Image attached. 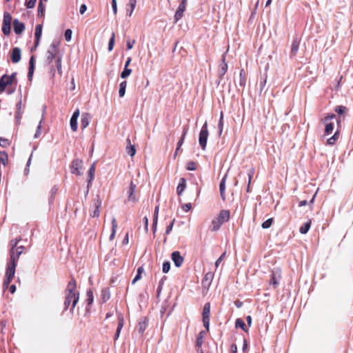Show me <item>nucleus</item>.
Wrapping results in <instances>:
<instances>
[{
    "mask_svg": "<svg viewBox=\"0 0 353 353\" xmlns=\"http://www.w3.org/2000/svg\"><path fill=\"white\" fill-rule=\"evenodd\" d=\"M323 123L325 124V133L327 135L333 132L335 125L337 126L336 129H339L340 121L333 114L325 117Z\"/></svg>",
    "mask_w": 353,
    "mask_h": 353,
    "instance_id": "nucleus-1",
    "label": "nucleus"
},
{
    "mask_svg": "<svg viewBox=\"0 0 353 353\" xmlns=\"http://www.w3.org/2000/svg\"><path fill=\"white\" fill-rule=\"evenodd\" d=\"M230 215V214L228 210H221L219 216L212 221V230H218L223 223L227 222L229 220Z\"/></svg>",
    "mask_w": 353,
    "mask_h": 353,
    "instance_id": "nucleus-2",
    "label": "nucleus"
},
{
    "mask_svg": "<svg viewBox=\"0 0 353 353\" xmlns=\"http://www.w3.org/2000/svg\"><path fill=\"white\" fill-rule=\"evenodd\" d=\"M76 283L71 281L68 284V294L66 296L65 305L68 306L70 302H72V307H74L79 301V294L76 292Z\"/></svg>",
    "mask_w": 353,
    "mask_h": 353,
    "instance_id": "nucleus-3",
    "label": "nucleus"
},
{
    "mask_svg": "<svg viewBox=\"0 0 353 353\" xmlns=\"http://www.w3.org/2000/svg\"><path fill=\"white\" fill-rule=\"evenodd\" d=\"M16 79V74H4L0 79V92H3L8 85H12Z\"/></svg>",
    "mask_w": 353,
    "mask_h": 353,
    "instance_id": "nucleus-4",
    "label": "nucleus"
},
{
    "mask_svg": "<svg viewBox=\"0 0 353 353\" xmlns=\"http://www.w3.org/2000/svg\"><path fill=\"white\" fill-rule=\"evenodd\" d=\"M12 16L8 12H5L3 15L2 31L5 35H9L10 33V26L12 22Z\"/></svg>",
    "mask_w": 353,
    "mask_h": 353,
    "instance_id": "nucleus-5",
    "label": "nucleus"
},
{
    "mask_svg": "<svg viewBox=\"0 0 353 353\" xmlns=\"http://www.w3.org/2000/svg\"><path fill=\"white\" fill-rule=\"evenodd\" d=\"M208 137V130L207 123L203 125L200 133H199V144L204 150L207 145V140Z\"/></svg>",
    "mask_w": 353,
    "mask_h": 353,
    "instance_id": "nucleus-6",
    "label": "nucleus"
},
{
    "mask_svg": "<svg viewBox=\"0 0 353 353\" xmlns=\"http://www.w3.org/2000/svg\"><path fill=\"white\" fill-rule=\"evenodd\" d=\"M210 305L209 303L205 304L203 310V322L205 327L208 330L210 325Z\"/></svg>",
    "mask_w": 353,
    "mask_h": 353,
    "instance_id": "nucleus-7",
    "label": "nucleus"
},
{
    "mask_svg": "<svg viewBox=\"0 0 353 353\" xmlns=\"http://www.w3.org/2000/svg\"><path fill=\"white\" fill-rule=\"evenodd\" d=\"M15 273V261H12V263L8 266L6 271V281H5V285H8L12 279Z\"/></svg>",
    "mask_w": 353,
    "mask_h": 353,
    "instance_id": "nucleus-8",
    "label": "nucleus"
},
{
    "mask_svg": "<svg viewBox=\"0 0 353 353\" xmlns=\"http://www.w3.org/2000/svg\"><path fill=\"white\" fill-rule=\"evenodd\" d=\"M83 169V161L81 160H75L72 162L71 172L73 174L81 175Z\"/></svg>",
    "mask_w": 353,
    "mask_h": 353,
    "instance_id": "nucleus-9",
    "label": "nucleus"
},
{
    "mask_svg": "<svg viewBox=\"0 0 353 353\" xmlns=\"http://www.w3.org/2000/svg\"><path fill=\"white\" fill-rule=\"evenodd\" d=\"M185 8H186V0H183V1L179 5V6L178 7V8L176 11L175 16H174L176 21L179 20L183 17V12L185 10Z\"/></svg>",
    "mask_w": 353,
    "mask_h": 353,
    "instance_id": "nucleus-10",
    "label": "nucleus"
},
{
    "mask_svg": "<svg viewBox=\"0 0 353 353\" xmlns=\"http://www.w3.org/2000/svg\"><path fill=\"white\" fill-rule=\"evenodd\" d=\"M172 259L176 267H180L183 263V258L177 251L172 254Z\"/></svg>",
    "mask_w": 353,
    "mask_h": 353,
    "instance_id": "nucleus-11",
    "label": "nucleus"
},
{
    "mask_svg": "<svg viewBox=\"0 0 353 353\" xmlns=\"http://www.w3.org/2000/svg\"><path fill=\"white\" fill-rule=\"evenodd\" d=\"M79 117V110H77L72 114L70 119V127L75 132L77 130V119Z\"/></svg>",
    "mask_w": 353,
    "mask_h": 353,
    "instance_id": "nucleus-12",
    "label": "nucleus"
},
{
    "mask_svg": "<svg viewBox=\"0 0 353 353\" xmlns=\"http://www.w3.org/2000/svg\"><path fill=\"white\" fill-rule=\"evenodd\" d=\"M23 248L22 246H17V243L12 248V261H15L16 258H18L19 255L23 252Z\"/></svg>",
    "mask_w": 353,
    "mask_h": 353,
    "instance_id": "nucleus-13",
    "label": "nucleus"
},
{
    "mask_svg": "<svg viewBox=\"0 0 353 353\" xmlns=\"http://www.w3.org/2000/svg\"><path fill=\"white\" fill-rule=\"evenodd\" d=\"M13 26L14 32L18 34H21L25 29L24 24L17 19L14 21Z\"/></svg>",
    "mask_w": 353,
    "mask_h": 353,
    "instance_id": "nucleus-14",
    "label": "nucleus"
},
{
    "mask_svg": "<svg viewBox=\"0 0 353 353\" xmlns=\"http://www.w3.org/2000/svg\"><path fill=\"white\" fill-rule=\"evenodd\" d=\"M43 27L41 25L39 24L36 26L35 28V45L38 46L40 41V39L42 35Z\"/></svg>",
    "mask_w": 353,
    "mask_h": 353,
    "instance_id": "nucleus-15",
    "label": "nucleus"
},
{
    "mask_svg": "<svg viewBox=\"0 0 353 353\" xmlns=\"http://www.w3.org/2000/svg\"><path fill=\"white\" fill-rule=\"evenodd\" d=\"M57 53V48L55 45H52L50 49L48 52V59L50 62H51L54 57H56Z\"/></svg>",
    "mask_w": 353,
    "mask_h": 353,
    "instance_id": "nucleus-16",
    "label": "nucleus"
},
{
    "mask_svg": "<svg viewBox=\"0 0 353 353\" xmlns=\"http://www.w3.org/2000/svg\"><path fill=\"white\" fill-rule=\"evenodd\" d=\"M12 61L13 63H18L21 59V50L16 48L12 50Z\"/></svg>",
    "mask_w": 353,
    "mask_h": 353,
    "instance_id": "nucleus-17",
    "label": "nucleus"
},
{
    "mask_svg": "<svg viewBox=\"0 0 353 353\" xmlns=\"http://www.w3.org/2000/svg\"><path fill=\"white\" fill-rule=\"evenodd\" d=\"M186 188V181L185 179L181 178L177 186L176 191L179 195H181Z\"/></svg>",
    "mask_w": 353,
    "mask_h": 353,
    "instance_id": "nucleus-18",
    "label": "nucleus"
},
{
    "mask_svg": "<svg viewBox=\"0 0 353 353\" xmlns=\"http://www.w3.org/2000/svg\"><path fill=\"white\" fill-rule=\"evenodd\" d=\"M339 129H336V130L334 133V135L327 139L328 144H330V145L334 144L336 141L339 138Z\"/></svg>",
    "mask_w": 353,
    "mask_h": 353,
    "instance_id": "nucleus-19",
    "label": "nucleus"
},
{
    "mask_svg": "<svg viewBox=\"0 0 353 353\" xmlns=\"http://www.w3.org/2000/svg\"><path fill=\"white\" fill-rule=\"evenodd\" d=\"M112 229L111 235L110 236V240H113L114 239V236H115V234H116V231H117V223L116 219H114V218L112 219Z\"/></svg>",
    "mask_w": 353,
    "mask_h": 353,
    "instance_id": "nucleus-20",
    "label": "nucleus"
},
{
    "mask_svg": "<svg viewBox=\"0 0 353 353\" xmlns=\"http://www.w3.org/2000/svg\"><path fill=\"white\" fill-rule=\"evenodd\" d=\"M227 176H225L220 183V192L223 199H225L224 192L225 189V181Z\"/></svg>",
    "mask_w": 353,
    "mask_h": 353,
    "instance_id": "nucleus-21",
    "label": "nucleus"
},
{
    "mask_svg": "<svg viewBox=\"0 0 353 353\" xmlns=\"http://www.w3.org/2000/svg\"><path fill=\"white\" fill-rule=\"evenodd\" d=\"M235 325H236V327H240L245 332L248 331L243 321L241 319H237L236 320Z\"/></svg>",
    "mask_w": 353,
    "mask_h": 353,
    "instance_id": "nucleus-22",
    "label": "nucleus"
},
{
    "mask_svg": "<svg viewBox=\"0 0 353 353\" xmlns=\"http://www.w3.org/2000/svg\"><path fill=\"white\" fill-rule=\"evenodd\" d=\"M89 125V117L87 114H83L81 121V125L83 128H85Z\"/></svg>",
    "mask_w": 353,
    "mask_h": 353,
    "instance_id": "nucleus-23",
    "label": "nucleus"
},
{
    "mask_svg": "<svg viewBox=\"0 0 353 353\" xmlns=\"http://www.w3.org/2000/svg\"><path fill=\"white\" fill-rule=\"evenodd\" d=\"M311 225V221H309L306 223H305L301 228H300V232L301 234H306L307 231L309 230Z\"/></svg>",
    "mask_w": 353,
    "mask_h": 353,
    "instance_id": "nucleus-24",
    "label": "nucleus"
},
{
    "mask_svg": "<svg viewBox=\"0 0 353 353\" xmlns=\"http://www.w3.org/2000/svg\"><path fill=\"white\" fill-rule=\"evenodd\" d=\"M126 85L127 83L125 81H123L120 83L119 94L121 97L125 95Z\"/></svg>",
    "mask_w": 353,
    "mask_h": 353,
    "instance_id": "nucleus-25",
    "label": "nucleus"
},
{
    "mask_svg": "<svg viewBox=\"0 0 353 353\" xmlns=\"http://www.w3.org/2000/svg\"><path fill=\"white\" fill-rule=\"evenodd\" d=\"M10 140L5 138H0V146L7 148L10 145Z\"/></svg>",
    "mask_w": 353,
    "mask_h": 353,
    "instance_id": "nucleus-26",
    "label": "nucleus"
},
{
    "mask_svg": "<svg viewBox=\"0 0 353 353\" xmlns=\"http://www.w3.org/2000/svg\"><path fill=\"white\" fill-rule=\"evenodd\" d=\"M143 272V268L142 267H139L137 270V274L135 278L133 279L132 283H134L138 280L141 279V274Z\"/></svg>",
    "mask_w": 353,
    "mask_h": 353,
    "instance_id": "nucleus-27",
    "label": "nucleus"
},
{
    "mask_svg": "<svg viewBox=\"0 0 353 353\" xmlns=\"http://www.w3.org/2000/svg\"><path fill=\"white\" fill-rule=\"evenodd\" d=\"M273 219L272 218L267 219L262 223V228L264 229L269 228L272 224Z\"/></svg>",
    "mask_w": 353,
    "mask_h": 353,
    "instance_id": "nucleus-28",
    "label": "nucleus"
},
{
    "mask_svg": "<svg viewBox=\"0 0 353 353\" xmlns=\"http://www.w3.org/2000/svg\"><path fill=\"white\" fill-rule=\"evenodd\" d=\"M72 31L70 29L65 30L64 37L67 41H70L72 39Z\"/></svg>",
    "mask_w": 353,
    "mask_h": 353,
    "instance_id": "nucleus-29",
    "label": "nucleus"
},
{
    "mask_svg": "<svg viewBox=\"0 0 353 353\" xmlns=\"http://www.w3.org/2000/svg\"><path fill=\"white\" fill-rule=\"evenodd\" d=\"M185 132L183 133L182 137L181 138V139L178 142L177 148H176V150L175 152V155H176L178 151L180 150L181 147L183 144V141H184V139H185Z\"/></svg>",
    "mask_w": 353,
    "mask_h": 353,
    "instance_id": "nucleus-30",
    "label": "nucleus"
},
{
    "mask_svg": "<svg viewBox=\"0 0 353 353\" xmlns=\"http://www.w3.org/2000/svg\"><path fill=\"white\" fill-rule=\"evenodd\" d=\"M94 172H95V165H94V164H93L90 167V170H89V176H90L89 181L90 182L92 181V179H94Z\"/></svg>",
    "mask_w": 353,
    "mask_h": 353,
    "instance_id": "nucleus-31",
    "label": "nucleus"
},
{
    "mask_svg": "<svg viewBox=\"0 0 353 353\" xmlns=\"http://www.w3.org/2000/svg\"><path fill=\"white\" fill-rule=\"evenodd\" d=\"M158 212H159V207H157L155 209V214H154V223H153L154 231H155L157 229Z\"/></svg>",
    "mask_w": 353,
    "mask_h": 353,
    "instance_id": "nucleus-32",
    "label": "nucleus"
},
{
    "mask_svg": "<svg viewBox=\"0 0 353 353\" xmlns=\"http://www.w3.org/2000/svg\"><path fill=\"white\" fill-rule=\"evenodd\" d=\"M114 37H115V34L114 33L112 34V36L109 41V44H108V50L109 51H112L113 48H114Z\"/></svg>",
    "mask_w": 353,
    "mask_h": 353,
    "instance_id": "nucleus-33",
    "label": "nucleus"
},
{
    "mask_svg": "<svg viewBox=\"0 0 353 353\" xmlns=\"http://www.w3.org/2000/svg\"><path fill=\"white\" fill-rule=\"evenodd\" d=\"M131 73V70L128 69V68L125 67L124 70L121 72V77L122 78H126L128 77Z\"/></svg>",
    "mask_w": 353,
    "mask_h": 353,
    "instance_id": "nucleus-34",
    "label": "nucleus"
},
{
    "mask_svg": "<svg viewBox=\"0 0 353 353\" xmlns=\"http://www.w3.org/2000/svg\"><path fill=\"white\" fill-rule=\"evenodd\" d=\"M170 269V264L169 262H165L163 264L162 270L164 273H168Z\"/></svg>",
    "mask_w": 353,
    "mask_h": 353,
    "instance_id": "nucleus-35",
    "label": "nucleus"
},
{
    "mask_svg": "<svg viewBox=\"0 0 353 353\" xmlns=\"http://www.w3.org/2000/svg\"><path fill=\"white\" fill-rule=\"evenodd\" d=\"M88 302V304H91L93 302V294L91 290L87 292Z\"/></svg>",
    "mask_w": 353,
    "mask_h": 353,
    "instance_id": "nucleus-36",
    "label": "nucleus"
},
{
    "mask_svg": "<svg viewBox=\"0 0 353 353\" xmlns=\"http://www.w3.org/2000/svg\"><path fill=\"white\" fill-rule=\"evenodd\" d=\"M37 0H29L27 3L26 6L28 8H32L34 7L36 4Z\"/></svg>",
    "mask_w": 353,
    "mask_h": 353,
    "instance_id": "nucleus-37",
    "label": "nucleus"
},
{
    "mask_svg": "<svg viewBox=\"0 0 353 353\" xmlns=\"http://www.w3.org/2000/svg\"><path fill=\"white\" fill-rule=\"evenodd\" d=\"M191 208H192V205L190 203H185L182 205L183 210L186 212L190 211L191 210Z\"/></svg>",
    "mask_w": 353,
    "mask_h": 353,
    "instance_id": "nucleus-38",
    "label": "nucleus"
},
{
    "mask_svg": "<svg viewBox=\"0 0 353 353\" xmlns=\"http://www.w3.org/2000/svg\"><path fill=\"white\" fill-rule=\"evenodd\" d=\"M136 153V150H135V148L134 145H130L129 147V150H128V154L131 156V157H133Z\"/></svg>",
    "mask_w": 353,
    "mask_h": 353,
    "instance_id": "nucleus-39",
    "label": "nucleus"
},
{
    "mask_svg": "<svg viewBox=\"0 0 353 353\" xmlns=\"http://www.w3.org/2000/svg\"><path fill=\"white\" fill-rule=\"evenodd\" d=\"M336 112H338L339 114H343V112H345V108L343 107V106H339L336 108Z\"/></svg>",
    "mask_w": 353,
    "mask_h": 353,
    "instance_id": "nucleus-40",
    "label": "nucleus"
},
{
    "mask_svg": "<svg viewBox=\"0 0 353 353\" xmlns=\"http://www.w3.org/2000/svg\"><path fill=\"white\" fill-rule=\"evenodd\" d=\"M87 10V7L85 4H82L79 8V12L81 14H83Z\"/></svg>",
    "mask_w": 353,
    "mask_h": 353,
    "instance_id": "nucleus-41",
    "label": "nucleus"
},
{
    "mask_svg": "<svg viewBox=\"0 0 353 353\" xmlns=\"http://www.w3.org/2000/svg\"><path fill=\"white\" fill-rule=\"evenodd\" d=\"M187 168L189 170H194L196 169V165L194 163L190 162L188 163Z\"/></svg>",
    "mask_w": 353,
    "mask_h": 353,
    "instance_id": "nucleus-42",
    "label": "nucleus"
},
{
    "mask_svg": "<svg viewBox=\"0 0 353 353\" xmlns=\"http://www.w3.org/2000/svg\"><path fill=\"white\" fill-rule=\"evenodd\" d=\"M30 74L32 75V72H33V58L32 57L31 59H30Z\"/></svg>",
    "mask_w": 353,
    "mask_h": 353,
    "instance_id": "nucleus-43",
    "label": "nucleus"
},
{
    "mask_svg": "<svg viewBox=\"0 0 353 353\" xmlns=\"http://www.w3.org/2000/svg\"><path fill=\"white\" fill-rule=\"evenodd\" d=\"M143 221H144V223H145V230H148V219L146 216H145L143 218Z\"/></svg>",
    "mask_w": 353,
    "mask_h": 353,
    "instance_id": "nucleus-44",
    "label": "nucleus"
},
{
    "mask_svg": "<svg viewBox=\"0 0 353 353\" xmlns=\"http://www.w3.org/2000/svg\"><path fill=\"white\" fill-rule=\"evenodd\" d=\"M231 352L232 353H236L237 352V347L236 345H232L231 346Z\"/></svg>",
    "mask_w": 353,
    "mask_h": 353,
    "instance_id": "nucleus-45",
    "label": "nucleus"
},
{
    "mask_svg": "<svg viewBox=\"0 0 353 353\" xmlns=\"http://www.w3.org/2000/svg\"><path fill=\"white\" fill-rule=\"evenodd\" d=\"M10 292L12 293V294H14L15 292H16V286L14 285H12L10 287Z\"/></svg>",
    "mask_w": 353,
    "mask_h": 353,
    "instance_id": "nucleus-46",
    "label": "nucleus"
},
{
    "mask_svg": "<svg viewBox=\"0 0 353 353\" xmlns=\"http://www.w3.org/2000/svg\"><path fill=\"white\" fill-rule=\"evenodd\" d=\"M112 8L114 10V12H117V4H116V0H112Z\"/></svg>",
    "mask_w": 353,
    "mask_h": 353,
    "instance_id": "nucleus-47",
    "label": "nucleus"
},
{
    "mask_svg": "<svg viewBox=\"0 0 353 353\" xmlns=\"http://www.w3.org/2000/svg\"><path fill=\"white\" fill-rule=\"evenodd\" d=\"M122 326H123V323H119V326H118L117 331V337H118V336H119V332H120V331H121V330Z\"/></svg>",
    "mask_w": 353,
    "mask_h": 353,
    "instance_id": "nucleus-48",
    "label": "nucleus"
},
{
    "mask_svg": "<svg viewBox=\"0 0 353 353\" xmlns=\"http://www.w3.org/2000/svg\"><path fill=\"white\" fill-rule=\"evenodd\" d=\"M246 320H247L248 325L251 326L252 325V317L250 316H248L246 317Z\"/></svg>",
    "mask_w": 353,
    "mask_h": 353,
    "instance_id": "nucleus-49",
    "label": "nucleus"
},
{
    "mask_svg": "<svg viewBox=\"0 0 353 353\" xmlns=\"http://www.w3.org/2000/svg\"><path fill=\"white\" fill-rule=\"evenodd\" d=\"M123 243L124 244H128L129 243V237H128V234H126L124 239H123Z\"/></svg>",
    "mask_w": 353,
    "mask_h": 353,
    "instance_id": "nucleus-50",
    "label": "nucleus"
},
{
    "mask_svg": "<svg viewBox=\"0 0 353 353\" xmlns=\"http://www.w3.org/2000/svg\"><path fill=\"white\" fill-rule=\"evenodd\" d=\"M219 127L221 129L223 128V113H221V119L219 121Z\"/></svg>",
    "mask_w": 353,
    "mask_h": 353,
    "instance_id": "nucleus-51",
    "label": "nucleus"
},
{
    "mask_svg": "<svg viewBox=\"0 0 353 353\" xmlns=\"http://www.w3.org/2000/svg\"><path fill=\"white\" fill-rule=\"evenodd\" d=\"M131 7H132V9H131V11H130V16H131V15H132V12H133V10H134V7H135V3H132L131 4Z\"/></svg>",
    "mask_w": 353,
    "mask_h": 353,
    "instance_id": "nucleus-52",
    "label": "nucleus"
},
{
    "mask_svg": "<svg viewBox=\"0 0 353 353\" xmlns=\"http://www.w3.org/2000/svg\"><path fill=\"white\" fill-rule=\"evenodd\" d=\"M133 44H134V42L133 43L128 42V43H127L128 48L129 50L132 49L133 47Z\"/></svg>",
    "mask_w": 353,
    "mask_h": 353,
    "instance_id": "nucleus-53",
    "label": "nucleus"
},
{
    "mask_svg": "<svg viewBox=\"0 0 353 353\" xmlns=\"http://www.w3.org/2000/svg\"><path fill=\"white\" fill-rule=\"evenodd\" d=\"M247 347H248V343H247V341H243V351H245V350L247 349Z\"/></svg>",
    "mask_w": 353,
    "mask_h": 353,
    "instance_id": "nucleus-54",
    "label": "nucleus"
},
{
    "mask_svg": "<svg viewBox=\"0 0 353 353\" xmlns=\"http://www.w3.org/2000/svg\"><path fill=\"white\" fill-rule=\"evenodd\" d=\"M307 204V201H302L299 203V206L300 207H302V206H304Z\"/></svg>",
    "mask_w": 353,
    "mask_h": 353,
    "instance_id": "nucleus-55",
    "label": "nucleus"
},
{
    "mask_svg": "<svg viewBox=\"0 0 353 353\" xmlns=\"http://www.w3.org/2000/svg\"><path fill=\"white\" fill-rule=\"evenodd\" d=\"M173 225H174V221H172V223L170 224V225L169 226L168 229V232H170L172 227H173Z\"/></svg>",
    "mask_w": 353,
    "mask_h": 353,
    "instance_id": "nucleus-56",
    "label": "nucleus"
},
{
    "mask_svg": "<svg viewBox=\"0 0 353 353\" xmlns=\"http://www.w3.org/2000/svg\"><path fill=\"white\" fill-rule=\"evenodd\" d=\"M130 61H131V59H128V60L126 61V63H125V67L126 68H128V66L129 65Z\"/></svg>",
    "mask_w": 353,
    "mask_h": 353,
    "instance_id": "nucleus-57",
    "label": "nucleus"
},
{
    "mask_svg": "<svg viewBox=\"0 0 353 353\" xmlns=\"http://www.w3.org/2000/svg\"><path fill=\"white\" fill-rule=\"evenodd\" d=\"M221 260V257L219 258V259L216 262V266L218 265V264H219V261Z\"/></svg>",
    "mask_w": 353,
    "mask_h": 353,
    "instance_id": "nucleus-58",
    "label": "nucleus"
},
{
    "mask_svg": "<svg viewBox=\"0 0 353 353\" xmlns=\"http://www.w3.org/2000/svg\"><path fill=\"white\" fill-rule=\"evenodd\" d=\"M221 260V257L219 258V259L216 262V266L218 265V264H219V261Z\"/></svg>",
    "mask_w": 353,
    "mask_h": 353,
    "instance_id": "nucleus-59",
    "label": "nucleus"
},
{
    "mask_svg": "<svg viewBox=\"0 0 353 353\" xmlns=\"http://www.w3.org/2000/svg\"><path fill=\"white\" fill-rule=\"evenodd\" d=\"M41 6H42L41 3H39V10H40V8H41Z\"/></svg>",
    "mask_w": 353,
    "mask_h": 353,
    "instance_id": "nucleus-60",
    "label": "nucleus"
},
{
    "mask_svg": "<svg viewBox=\"0 0 353 353\" xmlns=\"http://www.w3.org/2000/svg\"><path fill=\"white\" fill-rule=\"evenodd\" d=\"M270 3V0H268L267 2V5H268Z\"/></svg>",
    "mask_w": 353,
    "mask_h": 353,
    "instance_id": "nucleus-61",
    "label": "nucleus"
},
{
    "mask_svg": "<svg viewBox=\"0 0 353 353\" xmlns=\"http://www.w3.org/2000/svg\"><path fill=\"white\" fill-rule=\"evenodd\" d=\"M6 1H10V0H6Z\"/></svg>",
    "mask_w": 353,
    "mask_h": 353,
    "instance_id": "nucleus-62",
    "label": "nucleus"
}]
</instances>
